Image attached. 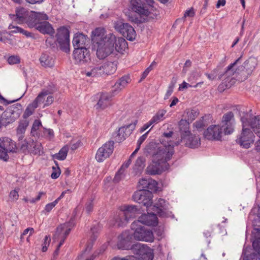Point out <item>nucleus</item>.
<instances>
[{
    "label": "nucleus",
    "instance_id": "obj_1",
    "mask_svg": "<svg viewBox=\"0 0 260 260\" xmlns=\"http://www.w3.org/2000/svg\"><path fill=\"white\" fill-rule=\"evenodd\" d=\"M92 34V41L96 50L97 57L100 59L105 58L114 50L115 36L112 33L106 34V30L102 27L95 28Z\"/></svg>",
    "mask_w": 260,
    "mask_h": 260
},
{
    "label": "nucleus",
    "instance_id": "obj_2",
    "mask_svg": "<svg viewBox=\"0 0 260 260\" xmlns=\"http://www.w3.org/2000/svg\"><path fill=\"white\" fill-rule=\"evenodd\" d=\"M153 0H131L129 10L138 17L128 15L129 20L136 23H142L148 20L150 14V8L153 7Z\"/></svg>",
    "mask_w": 260,
    "mask_h": 260
},
{
    "label": "nucleus",
    "instance_id": "obj_3",
    "mask_svg": "<svg viewBox=\"0 0 260 260\" xmlns=\"http://www.w3.org/2000/svg\"><path fill=\"white\" fill-rule=\"evenodd\" d=\"M139 213V210L136 206H121L120 210L109 220V225L117 226H124L130 219L136 217Z\"/></svg>",
    "mask_w": 260,
    "mask_h": 260
},
{
    "label": "nucleus",
    "instance_id": "obj_4",
    "mask_svg": "<svg viewBox=\"0 0 260 260\" xmlns=\"http://www.w3.org/2000/svg\"><path fill=\"white\" fill-rule=\"evenodd\" d=\"M161 146H159L153 154L155 160H159L168 168V161L170 160L174 154V146L171 141L162 139Z\"/></svg>",
    "mask_w": 260,
    "mask_h": 260
},
{
    "label": "nucleus",
    "instance_id": "obj_5",
    "mask_svg": "<svg viewBox=\"0 0 260 260\" xmlns=\"http://www.w3.org/2000/svg\"><path fill=\"white\" fill-rule=\"evenodd\" d=\"M22 105L18 103L7 108L0 117V128L6 126L17 119L22 113Z\"/></svg>",
    "mask_w": 260,
    "mask_h": 260
},
{
    "label": "nucleus",
    "instance_id": "obj_6",
    "mask_svg": "<svg viewBox=\"0 0 260 260\" xmlns=\"http://www.w3.org/2000/svg\"><path fill=\"white\" fill-rule=\"evenodd\" d=\"M131 229L134 231V238L138 241L152 242L154 236L152 232L146 229L142 224H139V221H134L131 224Z\"/></svg>",
    "mask_w": 260,
    "mask_h": 260
},
{
    "label": "nucleus",
    "instance_id": "obj_7",
    "mask_svg": "<svg viewBox=\"0 0 260 260\" xmlns=\"http://www.w3.org/2000/svg\"><path fill=\"white\" fill-rule=\"evenodd\" d=\"M20 150L24 153H30L34 155H41L43 152L41 143L35 141L31 138L26 139L19 144Z\"/></svg>",
    "mask_w": 260,
    "mask_h": 260
},
{
    "label": "nucleus",
    "instance_id": "obj_8",
    "mask_svg": "<svg viewBox=\"0 0 260 260\" xmlns=\"http://www.w3.org/2000/svg\"><path fill=\"white\" fill-rule=\"evenodd\" d=\"M242 125V131L237 137L236 141L242 148L248 149L253 143L255 136L253 133V132H252L250 129L246 128V126H244L243 123Z\"/></svg>",
    "mask_w": 260,
    "mask_h": 260
},
{
    "label": "nucleus",
    "instance_id": "obj_9",
    "mask_svg": "<svg viewBox=\"0 0 260 260\" xmlns=\"http://www.w3.org/2000/svg\"><path fill=\"white\" fill-rule=\"evenodd\" d=\"M56 40L61 50L65 52L70 51V31L64 26L59 27L57 30Z\"/></svg>",
    "mask_w": 260,
    "mask_h": 260
},
{
    "label": "nucleus",
    "instance_id": "obj_10",
    "mask_svg": "<svg viewBox=\"0 0 260 260\" xmlns=\"http://www.w3.org/2000/svg\"><path fill=\"white\" fill-rule=\"evenodd\" d=\"M132 250L134 253L138 256L137 260H153L154 255L152 249L145 244L137 243L133 245Z\"/></svg>",
    "mask_w": 260,
    "mask_h": 260
},
{
    "label": "nucleus",
    "instance_id": "obj_11",
    "mask_svg": "<svg viewBox=\"0 0 260 260\" xmlns=\"http://www.w3.org/2000/svg\"><path fill=\"white\" fill-rule=\"evenodd\" d=\"M72 227V223L68 222L61 224L57 228L54 238L55 240H59V243L55 250L54 252L55 253L58 252L60 247L63 245L67 236L70 233Z\"/></svg>",
    "mask_w": 260,
    "mask_h": 260
},
{
    "label": "nucleus",
    "instance_id": "obj_12",
    "mask_svg": "<svg viewBox=\"0 0 260 260\" xmlns=\"http://www.w3.org/2000/svg\"><path fill=\"white\" fill-rule=\"evenodd\" d=\"M16 148L14 141L7 137L0 138V159L7 161L9 158L8 152H15Z\"/></svg>",
    "mask_w": 260,
    "mask_h": 260
},
{
    "label": "nucleus",
    "instance_id": "obj_13",
    "mask_svg": "<svg viewBox=\"0 0 260 260\" xmlns=\"http://www.w3.org/2000/svg\"><path fill=\"white\" fill-rule=\"evenodd\" d=\"M253 240L252 246L254 252L243 256V260L260 259V229L254 228L252 231Z\"/></svg>",
    "mask_w": 260,
    "mask_h": 260
},
{
    "label": "nucleus",
    "instance_id": "obj_14",
    "mask_svg": "<svg viewBox=\"0 0 260 260\" xmlns=\"http://www.w3.org/2000/svg\"><path fill=\"white\" fill-rule=\"evenodd\" d=\"M152 193L147 190H140L136 191L133 196L134 201L142 204L147 208L152 206Z\"/></svg>",
    "mask_w": 260,
    "mask_h": 260
},
{
    "label": "nucleus",
    "instance_id": "obj_15",
    "mask_svg": "<svg viewBox=\"0 0 260 260\" xmlns=\"http://www.w3.org/2000/svg\"><path fill=\"white\" fill-rule=\"evenodd\" d=\"M114 28L129 41L136 39V32L134 28L128 23L117 21L114 24Z\"/></svg>",
    "mask_w": 260,
    "mask_h": 260
},
{
    "label": "nucleus",
    "instance_id": "obj_16",
    "mask_svg": "<svg viewBox=\"0 0 260 260\" xmlns=\"http://www.w3.org/2000/svg\"><path fill=\"white\" fill-rule=\"evenodd\" d=\"M114 143L109 141L98 149L95 154V159L98 162H103L113 153Z\"/></svg>",
    "mask_w": 260,
    "mask_h": 260
},
{
    "label": "nucleus",
    "instance_id": "obj_17",
    "mask_svg": "<svg viewBox=\"0 0 260 260\" xmlns=\"http://www.w3.org/2000/svg\"><path fill=\"white\" fill-rule=\"evenodd\" d=\"M247 115L241 118L244 126H250L253 132L260 138V116L248 117Z\"/></svg>",
    "mask_w": 260,
    "mask_h": 260
},
{
    "label": "nucleus",
    "instance_id": "obj_18",
    "mask_svg": "<svg viewBox=\"0 0 260 260\" xmlns=\"http://www.w3.org/2000/svg\"><path fill=\"white\" fill-rule=\"evenodd\" d=\"M222 129L219 124L211 125L204 133V137L209 140L220 141L221 140Z\"/></svg>",
    "mask_w": 260,
    "mask_h": 260
},
{
    "label": "nucleus",
    "instance_id": "obj_19",
    "mask_svg": "<svg viewBox=\"0 0 260 260\" xmlns=\"http://www.w3.org/2000/svg\"><path fill=\"white\" fill-rule=\"evenodd\" d=\"M32 14L30 15L26 23L30 28H37L40 23L43 20H46L48 17L47 15L43 13L31 12Z\"/></svg>",
    "mask_w": 260,
    "mask_h": 260
},
{
    "label": "nucleus",
    "instance_id": "obj_20",
    "mask_svg": "<svg viewBox=\"0 0 260 260\" xmlns=\"http://www.w3.org/2000/svg\"><path fill=\"white\" fill-rule=\"evenodd\" d=\"M132 235L128 231L122 233L118 237L117 247L119 249H132Z\"/></svg>",
    "mask_w": 260,
    "mask_h": 260
},
{
    "label": "nucleus",
    "instance_id": "obj_21",
    "mask_svg": "<svg viewBox=\"0 0 260 260\" xmlns=\"http://www.w3.org/2000/svg\"><path fill=\"white\" fill-rule=\"evenodd\" d=\"M73 57L77 63L87 62L90 59L89 51L87 48H75L73 51Z\"/></svg>",
    "mask_w": 260,
    "mask_h": 260
},
{
    "label": "nucleus",
    "instance_id": "obj_22",
    "mask_svg": "<svg viewBox=\"0 0 260 260\" xmlns=\"http://www.w3.org/2000/svg\"><path fill=\"white\" fill-rule=\"evenodd\" d=\"M138 120H136L134 122L128 125L120 127L117 133L116 136V141L118 142H121L129 136L132 132L135 129L136 125L137 124Z\"/></svg>",
    "mask_w": 260,
    "mask_h": 260
},
{
    "label": "nucleus",
    "instance_id": "obj_23",
    "mask_svg": "<svg viewBox=\"0 0 260 260\" xmlns=\"http://www.w3.org/2000/svg\"><path fill=\"white\" fill-rule=\"evenodd\" d=\"M168 169L169 168L160 161L155 160L152 155V162L147 167L146 172L149 175H155L160 174Z\"/></svg>",
    "mask_w": 260,
    "mask_h": 260
},
{
    "label": "nucleus",
    "instance_id": "obj_24",
    "mask_svg": "<svg viewBox=\"0 0 260 260\" xmlns=\"http://www.w3.org/2000/svg\"><path fill=\"white\" fill-rule=\"evenodd\" d=\"M135 221H139V224H144L149 226H155L157 224L158 219L155 214L148 213L147 214H142L139 219Z\"/></svg>",
    "mask_w": 260,
    "mask_h": 260
},
{
    "label": "nucleus",
    "instance_id": "obj_25",
    "mask_svg": "<svg viewBox=\"0 0 260 260\" xmlns=\"http://www.w3.org/2000/svg\"><path fill=\"white\" fill-rule=\"evenodd\" d=\"M112 96L108 93H102L96 105L98 110H104L111 105Z\"/></svg>",
    "mask_w": 260,
    "mask_h": 260
},
{
    "label": "nucleus",
    "instance_id": "obj_26",
    "mask_svg": "<svg viewBox=\"0 0 260 260\" xmlns=\"http://www.w3.org/2000/svg\"><path fill=\"white\" fill-rule=\"evenodd\" d=\"M87 36L82 33H76L73 39V45L75 48H86V44L88 42Z\"/></svg>",
    "mask_w": 260,
    "mask_h": 260
},
{
    "label": "nucleus",
    "instance_id": "obj_27",
    "mask_svg": "<svg viewBox=\"0 0 260 260\" xmlns=\"http://www.w3.org/2000/svg\"><path fill=\"white\" fill-rule=\"evenodd\" d=\"M28 14L23 8H19L16 10V15H10V16L18 23L21 24L26 22L27 19Z\"/></svg>",
    "mask_w": 260,
    "mask_h": 260
},
{
    "label": "nucleus",
    "instance_id": "obj_28",
    "mask_svg": "<svg viewBox=\"0 0 260 260\" xmlns=\"http://www.w3.org/2000/svg\"><path fill=\"white\" fill-rule=\"evenodd\" d=\"M102 225L101 224L99 223H97L96 224L93 225L91 228V235L90 240L92 241L91 243L88 244L85 249V252L89 251L92 247L93 245V242L96 239L98 238L100 232L102 230Z\"/></svg>",
    "mask_w": 260,
    "mask_h": 260
},
{
    "label": "nucleus",
    "instance_id": "obj_29",
    "mask_svg": "<svg viewBox=\"0 0 260 260\" xmlns=\"http://www.w3.org/2000/svg\"><path fill=\"white\" fill-rule=\"evenodd\" d=\"M53 88L54 87L49 86L47 88L42 89L41 92L33 101L36 104L38 107L42 103L45 104L46 96L50 94H52L54 91Z\"/></svg>",
    "mask_w": 260,
    "mask_h": 260
},
{
    "label": "nucleus",
    "instance_id": "obj_30",
    "mask_svg": "<svg viewBox=\"0 0 260 260\" xmlns=\"http://www.w3.org/2000/svg\"><path fill=\"white\" fill-rule=\"evenodd\" d=\"M131 82V78L129 76H124L120 78L113 86V93H116L125 88Z\"/></svg>",
    "mask_w": 260,
    "mask_h": 260
},
{
    "label": "nucleus",
    "instance_id": "obj_31",
    "mask_svg": "<svg viewBox=\"0 0 260 260\" xmlns=\"http://www.w3.org/2000/svg\"><path fill=\"white\" fill-rule=\"evenodd\" d=\"M36 29L43 34H48L53 36L54 34V30L51 24L45 20L42 21L40 23Z\"/></svg>",
    "mask_w": 260,
    "mask_h": 260
},
{
    "label": "nucleus",
    "instance_id": "obj_32",
    "mask_svg": "<svg viewBox=\"0 0 260 260\" xmlns=\"http://www.w3.org/2000/svg\"><path fill=\"white\" fill-rule=\"evenodd\" d=\"M178 125L182 139H186L190 135V132L189 130V122L186 120L181 119L179 121Z\"/></svg>",
    "mask_w": 260,
    "mask_h": 260
},
{
    "label": "nucleus",
    "instance_id": "obj_33",
    "mask_svg": "<svg viewBox=\"0 0 260 260\" xmlns=\"http://www.w3.org/2000/svg\"><path fill=\"white\" fill-rule=\"evenodd\" d=\"M187 137L185 142V145L187 147L191 148H196L200 145V138L199 136L190 134Z\"/></svg>",
    "mask_w": 260,
    "mask_h": 260
},
{
    "label": "nucleus",
    "instance_id": "obj_34",
    "mask_svg": "<svg viewBox=\"0 0 260 260\" xmlns=\"http://www.w3.org/2000/svg\"><path fill=\"white\" fill-rule=\"evenodd\" d=\"M127 48V43L124 39L121 37L116 38L115 37V41L114 42V48L121 53Z\"/></svg>",
    "mask_w": 260,
    "mask_h": 260
},
{
    "label": "nucleus",
    "instance_id": "obj_35",
    "mask_svg": "<svg viewBox=\"0 0 260 260\" xmlns=\"http://www.w3.org/2000/svg\"><path fill=\"white\" fill-rule=\"evenodd\" d=\"M117 62L116 61H108L104 63V70L105 75H111L114 74L117 70Z\"/></svg>",
    "mask_w": 260,
    "mask_h": 260
},
{
    "label": "nucleus",
    "instance_id": "obj_36",
    "mask_svg": "<svg viewBox=\"0 0 260 260\" xmlns=\"http://www.w3.org/2000/svg\"><path fill=\"white\" fill-rule=\"evenodd\" d=\"M145 159L144 157H139L136 160L134 167V170L136 174H140L143 170L145 166Z\"/></svg>",
    "mask_w": 260,
    "mask_h": 260
},
{
    "label": "nucleus",
    "instance_id": "obj_37",
    "mask_svg": "<svg viewBox=\"0 0 260 260\" xmlns=\"http://www.w3.org/2000/svg\"><path fill=\"white\" fill-rule=\"evenodd\" d=\"M40 61L41 65L44 67H52L54 65L53 58L48 54H42L40 58Z\"/></svg>",
    "mask_w": 260,
    "mask_h": 260
},
{
    "label": "nucleus",
    "instance_id": "obj_38",
    "mask_svg": "<svg viewBox=\"0 0 260 260\" xmlns=\"http://www.w3.org/2000/svg\"><path fill=\"white\" fill-rule=\"evenodd\" d=\"M167 111L164 109L159 110L150 119L151 123L153 124L157 123L164 119V117Z\"/></svg>",
    "mask_w": 260,
    "mask_h": 260
},
{
    "label": "nucleus",
    "instance_id": "obj_39",
    "mask_svg": "<svg viewBox=\"0 0 260 260\" xmlns=\"http://www.w3.org/2000/svg\"><path fill=\"white\" fill-rule=\"evenodd\" d=\"M8 28L12 30L11 31L12 33H20L27 37H29L31 35L29 32L23 29L19 26H15L12 24L9 25Z\"/></svg>",
    "mask_w": 260,
    "mask_h": 260
},
{
    "label": "nucleus",
    "instance_id": "obj_40",
    "mask_svg": "<svg viewBox=\"0 0 260 260\" xmlns=\"http://www.w3.org/2000/svg\"><path fill=\"white\" fill-rule=\"evenodd\" d=\"M37 107V105L34 102L32 103L29 104L24 111L23 116V118H27L31 115Z\"/></svg>",
    "mask_w": 260,
    "mask_h": 260
},
{
    "label": "nucleus",
    "instance_id": "obj_41",
    "mask_svg": "<svg viewBox=\"0 0 260 260\" xmlns=\"http://www.w3.org/2000/svg\"><path fill=\"white\" fill-rule=\"evenodd\" d=\"M68 151V146H65L59 150L58 153L55 155V157L58 160H63L66 158Z\"/></svg>",
    "mask_w": 260,
    "mask_h": 260
},
{
    "label": "nucleus",
    "instance_id": "obj_42",
    "mask_svg": "<svg viewBox=\"0 0 260 260\" xmlns=\"http://www.w3.org/2000/svg\"><path fill=\"white\" fill-rule=\"evenodd\" d=\"M235 122L234 115L232 112H228L222 116L221 124Z\"/></svg>",
    "mask_w": 260,
    "mask_h": 260
},
{
    "label": "nucleus",
    "instance_id": "obj_43",
    "mask_svg": "<svg viewBox=\"0 0 260 260\" xmlns=\"http://www.w3.org/2000/svg\"><path fill=\"white\" fill-rule=\"evenodd\" d=\"M132 162V158H129V159L125 162L124 163L122 166L121 167L120 169L119 170L118 172L116 173L115 175V176L114 177V180L116 181H118L120 180V175L122 173L123 170L124 169L127 168L130 164Z\"/></svg>",
    "mask_w": 260,
    "mask_h": 260
},
{
    "label": "nucleus",
    "instance_id": "obj_44",
    "mask_svg": "<svg viewBox=\"0 0 260 260\" xmlns=\"http://www.w3.org/2000/svg\"><path fill=\"white\" fill-rule=\"evenodd\" d=\"M28 125V122L27 120H24L20 122L17 128V134L21 135L19 137V138L22 137V135L25 133Z\"/></svg>",
    "mask_w": 260,
    "mask_h": 260
},
{
    "label": "nucleus",
    "instance_id": "obj_45",
    "mask_svg": "<svg viewBox=\"0 0 260 260\" xmlns=\"http://www.w3.org/2000/svg\"><path fill=\"white\" fill-rule=\"evenodd\" d=\"M234 124L235 122L222 124L221 127L222 130L223 129L225 135H230L233 133L234 131Z\"/></svg>",
    "mask_w": 260,
    "mask_h": 260
},
{
    "label": "nucleus",
    "instance_id": "obj_46",
    "mask_svg": "<svg viewBox=\"0 0 260 260\" xmlns=\"http://www.w3.org/2000/svg\"><path fill=\"white\" fill-rule=\"evenodd\" d=\"M165 203V200L159 198L155 203V205L153 206V209L157 213H159L162 210V208H164Z\"/></svg>",
    "mask_w": 260,
    "mask_h": 260
},
{
    "label": "nucleus",
    "instance_id": "obj_47",
    "mask_svg": "<svg viewBox=\"0 0 260 260\" xmlns=\"http://www.w3.org/2000/svg\"><path fill=\"white\" fill-rule=\"evenodd\" d=\"M149 185L147 186V190L152 191H156L157 190V182L152 179H149Z\"/></svg>",
    "mask_w": 260,
    "mask_h": 260
},
{
    "label": "nucleus",
    "instance_id": "obj_48",
    "mask_svg": "<svg viewBox=\"0 0 260 260\" xmlns=\"http://www.w3.org/2000/svg\"><path fill=\"white\" fill-rule=\"evenodd\" d=\"M219 70L220 68L217 67L216 68L214 69L213 71H212L211 73H206L205 75L210 80H214L216 78V77L218 75Z\"/></svg>",
    "mask_w": 260,
    "mask_h": 260
},
{
    "label": "nucleus",
    "instance_id": "obj_49",
    "mask_svg": "<svg viewBox=\"0 0 260 260\" xmlns=\"http://www.w3.org/2000/svg\"><path fill=\"white\" fill-rule=\"evenodd\" d=\"M194 126L198 131H201L204 128L205 126V122L204 121L203 117H202L200 120L197 121L194 123Z\"/></svg>",
    "mask_w": 260,
    "mask_h": 260
},
{
    "label": "nucleus",
    "instance_id": "obj_50",
    "mask_svg": "<svg viewBox=\"0 0 260 260\" xmlns=\"http://www.w3.org/2000/svg\"><path fill=\"white\" fill-rule=\"evenodd\" d=\"M56 167H52L53 172L51 174V177L54 179L58 178L60 174V170L57 162H56Z\"/></svg>",
    "mask_w": 260,
    "mask_h": 260
},
{
    "label": "nucleus",
    "instance_id": "obj_51",
    "mask_svg": "<svg viewBox=\"0 0 260 260\" xmlns=\"http://www.w3.org/2000/svg\"><path fill=\"white\" fill-rule=\"evenodd\" d=\"M42 126L41 122L40 120L36 119L34 121L31 129V133L35 135V134L37 131L39 129L40 126Z\"/></svg>",
    "mask_w": 260,
    "mask_h": 260
},
{
    "label": "nucleus",
    "instance_id": "obj_52",
    "mask_svg": "<svg viewBox=\"0 0 260 260\" xmlns=\"http://www.w3.org/2000/svg\"><path fill=\"white\" fill-rule=\"evenodd\" d=\"M51 241L50 237L46 235L44 239L43 243L42 244V252H46L47 250L48 247L50 244Z\"/></svg>",
    "mask_w": 260,
    "mask_h": 260
},
{
    "label": "nucleus",
    "instance_id": "obj_53",
    "mask_svg": "<svg viewBox=\"0 0 260 260\" xmlns=\"http://www.w3.org/2000/svg\"><path fill=\"white\" fill-rule=\"evenodd\" d=\"M8 62L10 64L19 63L20 62V58L18 56L12 55L8 58Z\"/></svg>",
    "mask_w": 260,
    "mask_h": 260
},
{
    "label": "nucleus",
    "instance_id": "obj_54",
    "mask_svg": "<svg viewBox=\"0 0 260 260\" xmlns=\"http://www.w3.org/2000/svg\"><path fill=\"white\" fill-rule=\"evenodd\" d=\"M99 69L97 66L93 67L90 71L87 72L86 73V75L88 77H95L100 76V74H99Z\"/></svg>",
    "mask_w": 260,
    "mask_h": 260
},
{
    "label": "nucleus",
    "instance_id": "obj_55",
    "mask_svg": "<svg viewBox=\"0 0 260 260\" xmlns=\"http://www.w3.org/2000/svg\"><path fill=\"white\" fill-rule=\"evenodd\" d=\"M149 179L143 178L139 181V187L142 188V190H147V186L149 185Z\"/></svg>",
    "mask_w": 260,
    "mask_h": 260
},
{
    "label": "nucleus",
    "instance_id": "obj_56",
    "mask_svg": "<svg viewBox=\"0 0 260 260\" xmlns=\"http://www.w3.org/2000/svg\"><path fill=\"white\" fill-rule=\"evenodd\" d=\"M175 86V83H173L171 82V83L169 85L167 91L165 95L164 99L167 100L168 99L171 95L172 94L173 92V88Z\"/></svg>",
    "mask_w": 260,
    "mask_h": 260
},
{
    "label": "nucleus",
    "instance_id": "obj_57",
    "mask_svg": "<svg viewBox=\"0 0 260 260\" xmlns=\"http://www.w3.org/2000/svg\"><path fill=\"white\" fill-rule=\"evenodd\" d=\"M93 208V200L88 201L85 205V210L87 213H90Z\"/></svg>",
    "mask_w": 260,
    "mask_h": 260
},
{
    "label": "nucleus",
    "instance_id": "obj_58",
    "mask_svg": "<svg viewBox=\"0 0 260 260\" xmlns=\"http://www.w3.org/2000/svg\"><path fill=\"white\" fill-rule=\"evenodd\" d=\"M187 115L188 117L187 120L189 122V121L191 122L195 119L197 116V113L194 110H191L187 112Z\"/></svg>",
    "mask_w": 260,
    "mask_h": 260
},
{
    "label": "nucleus",
    "instance_id": "obj_59",
    "mask_svg": "<svg viewBox=\"0 0 260 260\" xmlns=\"http://www.w3.org/2000/svg\"><path fill=\"white\" fill-rule=\"evenodd\" d=\"M237 61V60H236L235 62L230 64L227 67V70H226V71L225 72V75L226 76L229 77L231 75H234V70H233V68L236 64Z\"/></svg>",
    "mask_w": 260,
    "mask_h": 260
},
{
    "label": "nucleus",
    "instance_id": "obj_60",
    "mask_svg": "<svg viewBox=\"0 0 260 260\" xmlns=\"http://www.w3.org/2000/svg\"><path fill=\"white\" fill-rule=\"evenodd\" d=\"M10 35V33L7 31L1 32L0 31V41L6 43L9 41L8 37Z\"/></svg>",
    "mask_w": 260,
    "mask_h": 260
},
{
    "label": "nucleus",
    "instance_id": "obj_61",
    "mask_svg": "<svg viewBox=\"0 0 260 260\" xmlns=\"http://www.w3.org/2000/svg\"><path fill=\"white\" fill-rule=\"evenodd\" d=\"M195 12L192 8H191L189 10H186L184 13L182 19L184 20L187 17H193L194 16Z\"/></svg>",
    "mask_w": 260,
    "mask_h": 260
},
{
    "label": "nucleus",
    "instance_id": "obj_62",
    "mask_svg": "<svg viewBox=\"0 0 260 260\" xmlns=\"http://www.w3.org/2000/svg\"><path fill=\"white\" fill-rule=\"evenodd\" d=\"M57 201H53L46 205L45 207V211L47 212H50L51 210L57 204Z\"/></svg>",
    "mask_w": 260,
    "mask_h": 260
},
{
    "label": "nucleus",
    "instance_id": "obj_63",
    "mask_svg": "<svg viewBox=\"0 0 260 260\" xmlns=\"http://www.w3.org/2000/svg\"><path fill=\"white\" fill-rule=\"evenodd\" d=\"M9 197L13 201L17 200L19 197L18 191L16 189L12 190L10 193Z\"/></svg>",
    "mask_w": 260,
    "mask_h": 260
},
{
    "label": "nucleus",
    "instance_id": "obj_64",
    "mask_svg": "<svg viewBox=\"0 0 260 260\" xmlns=\"http://www.w3.org/2000/svg\"><path fill=\"white\" fill-rule=\"evenodd\" d=\"M111 260H137L135 257L133 256H128L125 257H120L118 256H116L112 258Z\"/></svg>",
    "mask_w": 260,
    "mask_h": 260
}]
</instances>
